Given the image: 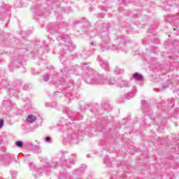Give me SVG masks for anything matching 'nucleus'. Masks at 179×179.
<instances>
[{
	"mask_svg": "<svg viewBox=\"0 0 179 179\" xmlns=\"http://www.w3.org/2000/svg\"><path fill=\"white\" fill-rule=\"evenodd\" d=\"M15 145L17 148H23V143L22 141H15Z\"/></svg>",
	"mask_w": 179,
	"mask_h": 179,
	"instance_id": "nucleus-16",
	"label": "nucleus"
},
{
	"mask_svg": "<svg viewBox=\"0 0 179 179\" xmlns=\"http://www.w3.org/2000/svg\"><path fill=\"white\" fill-rule=\"evenodd\" d=\"M176 127H178V124H176Z\"/></svg>",
	"mask_w": 179,
	"mask_h": 179,
	"instance_id": "nucleus-38",
	"label": "nucleus"
},
{
	"mask_svg": "<svg viewBox=\"0 0 179 179\" xmlns=\"http://www.w3.org/2000/svg\"><path fill=\"white\" fill-rule=\"evenodd\" d=\"M4 141H3V137L0 136V145H3Z\"/></svg>",
	"mask_w": 179,
	"mask_h": 179,
	"instance_id": "nucleus-28",
	"label": "nucleus"
},
{
	"mask_svg": "<svg viewBox=\"0 0 179 179\" xmlns=\"http://www.w3.org/2000/svg\"><path fill=\"white\" fill-rule=\"evenodd\" d=\"M43 163L45 162V159H43Z\"/></svg>",
	"mask_w": 179,
	"mask_h": 179,
	"instance_id": "nucleus-35",
	"label": "nucleus"
},
{
	"mask_svg": "<svg viewBox=\"0 0 179 179\" xmlns=\"http://www.w3.org/2000/svg\"><path fill=\"white\" fill-rule=\"evenodd\" d=\"M98 124H101V125H104V124H107V119L106 118H101V120L99 119L97 120Z\"/></svg>",
	"mask_w": 179,
	"mask_h": 179,
	"instance_id": "nucleus-15",
	"label": "nucleus"
},
{
	"mask_svg": "<svg viewBox=\"0 0 179 179\" xmlns=\"http://www.w3.org/2000/svg\"><path fill=\"white\" fill-rule=\"evenodd\" d=\"M78 171H85V168L81 167V168L78 169Z\"/></svg>",
	"mask_w": 179,
	"mask_h": 179,
	"instance_id": "nucleus-30",
	"label": "nucleus"
},
{
	"mask_svg": "<svg viewBox=\"0 0 179 179\" xmlns=\"http://www.w3.org/2000/svg\"><path fill=\"white\" fill-rule=\"evenodd\" d=\"M173 30H176V28H174Z\"/></svg>",
	"mask_w": 179,
	"mask_h": 179,
	"instance_id": "nucleus-41",
	"label": "nucleus"
},
{
	"mask_svg": "<svg viewBox=\"0 0 179 179\" xmlns=\"http://www.w3.org/2000/svg\"><path fill=\"white\" fill-rule=\"evenodd\" d=\"M36 120H37V117H36L35 115H29L27 116V121L29 122V124H31Z\"/></svg>",
	"mask_w": 179,
	"mask_h": 179,
	"instance_id": "nucleus-11",
	"label": "nucleus"
},
{
	"mask_svg": "<svg viewBox=\"0 0 179 179\" xmlns=\"http://www.w3.org/2000/svg\"><path fill=\"white\" fill-rule=\"evenodd\" d=\"M76 174H79L78 173H76Z\"/></svg>",
	"mask_w": 179,
	"mask_h": 179,
	"instance_id": "nucleus-40",
	"label": "nucleus"
},
{
	"mask_svg": "<svg viewBox=\"0 0 179 179\" xmlns=\"http://www.w3.org/2000/svg\"><path fill=\"white\" fill-rule=\"evenodd\" d=\"M48 3H50V1H48Z\"/></svg>",
	"mask_w": 179,
	"mask_h": 179,
	"instance_id": "nucleus-39",
	"label": "nucleus"
},
{
	"mask_svg": "<svg viewBox=\"0 0 179 179\" xmlns=\"http://www.w3.org/2000/svg\"><path fill=\"white\" fill-rule=\"evenodd\" d=\"M133 79H134V80L141 82L143 80V76H142V74H139L138 73H135L133 74Z\"/></svg>",
	"mask_w": 179,
	"mask_h": 179,
	"instance_id": "nucleus-10",
	"label": "nucleus"
},
{
	"mask_svg": "<svg viewBox=\"0 0 179 179\" xmlns=\"http://www.w3.org/2000/svg\"><path fill=\"white\" fill-rule=\"evenodd\" d=\"M83 69L87 71L88 76L85 78V82L88 85H106L107 83L109 85H115L117 83V80L114 79L108 80L102 75H99L96 71L93 70L87 64H85L83 67Z\"/></svg>",
	"mask_w": 179,
	"mask_h": 179,
	"instance_id": "nucleus-1",
	"label": "nucleus"
},
{
	"mask_svg": "<svg viewBox=\"0 0 179 179\" xmlns=\"http://www.w3.org/2000/svg\"><path fill=\"white\" fill-rule=\"evenodd\" d=\"M65 113L68 115L69 118L71 120V121H75L76 120H83V116L78 113H74L69 108H66Z\"/></svg>",
	"mask_w": 179,
	"mask_h": 179,
	"instance_id": "nucleus-4",
	"label": "nucleus"
},
{
	"mask_svg": "<svg viewBox=\"0 0 179 179\" xmlns=\"http://www.w3.org/2000/svg\"><path fill=\"white\" fill-rule=\"evenodd\" d=\"M20 86H22V81H20V80L15 81L14 89H15V90H17V89H19V87H20Z\"/></svg>",
	"mask_w": 179,
	"mask_h": 179,
	"instance_id": "nucleus-13",
	"label": "nucleus"
},
{
	"mask_svg": "<svg viewBox=\"0 0 179 179\" xmlns=\"http://www.w3.org/2000/svg\"><path fill=\"white\" fill-rule=\"evenodd\" d=\"M10 173L11 174H16V172L15 171H10Z\"/></svg>",
	"mask_w": 179,
	"mask_h": 179,
	"instance_id": "nucleus-33",
	"label": "nucleus"
},
{
	"mask_svg": "<svg viewBox=\"0 0 179 179\" xmlns=\"http://www.w3.org/2000/svg\"><path fill=\"white\" fill-rule=\"evenodd\" d=\"M48 106L55 108V107H57V103L52 102V103H46V107H48Z\"/></svg>",
	"mask_w": 179,
	"mask_h": 179,
	"instance_id": "nucleus-18",
	"label": "nucleus"
},
{
	"mask_svg": "<svg viewBox=\"0 0 179 179\" xmlns=\"http://www.w3.org/2000/svg\"><path fill=\"white\" fill-rule=\"evenodd\" d=\"M120 87H127L129 92L124 94V97L127 100H129V99H132L136 93V88L134 87V85H129V83L126 80H122L120 84Z\"/></svg>",
	"mask_w": 179,
	"mask_h": 179,
	"instance_id": "nucleus-2",
	"label": "nucleus"
},
{
	"mask_svg": "<svg viewBox=\"0 0 179 179\" xmlns=\"http://www.w3.org/2000/svg\"><path fill=\"white\" fill-rule=\"evenodd\" d=\"M91 45H94V43H91Z\"/></svg>",
	"mask_w": 179,
	"mask_h": 179,
	"instance_id": "nucleus-34",
	"label": "nucleus"
},
{
	"mask_svg": "<svg viewBox=\"0 0 179 179\" xmlns=\"http://www.w3.org/2000/svg\"><path fill=\"white\" fill-rule=\"evenodd\" d=\"M43 80L44 82H48L50 80V76L48 74L43 75Z\"/></svg>",
	"mask_w": 179,
	"mask_h": 179,
	"instance_id": "nucleus-19",
	"label": "nucleus"
},
{
	"mask_svg": "<svg viewBox=\"0 0 179 179\" xmlns=\"http://www.w3.org/2000/svg\"><path fill=\"white\" fill-rule=\"evenodd\" d=\"M60 61H61V62H64V61H62V59H60Z\"/></svg>",
	"mask_w": 179,
	"mask_h": 179,
	"instance_id": "nucleus-36",
	"label": "nucleus"
},
{
	"mask_svg": "<svg viewBox=\"0 0 179 179\" xmlns=\"http://www.w3.org/2000/svg\"><path fill=\"white\" fill-rule=\"evenodd\" d=\"M2 152H5V147H2L0 151L1 163L4 166H9L12 163V160L15 159V155L13 154H6L5 155H2Z\"/></svg>",
	"mask_w": 179,
	"mask_h": 179,
	"instance_id": "nucleus-3",
	"label": "nucleus"
},
{
	"mask_svg": "<svg viewBox=\"0 0 179 179\" xmlns=\"http://www.w3.org/2000/svg\"><path fill=\"white\" fill-rule=\"evenodd\" d=\"M105 163H106V164H108V157H106V158L105 159Z\"/></svg>",
	"mask_w": 179,
	"mask_h": 179,
	"instance_id": "nucleus-31",
	"label": "nucleus"
},
{
	"mask_svg": "<svg viewBox=\"0 0 179 179\" xmlns=\"http://www.w3.org/2000/svg\"><path fill=\"white\" fill-rule=\"evenodd\" d=\"M87 107H89V106H85V105H81L80 107V110L81 111H83L85 110V108H87Z\"/></svg>",
	"mask_w": 179,
	"mask_h": 179,
	"instance_id": "nucleus-21",
	"label": "nucleus"
},
{
	"mask_svg": "<svg viewBox=\"0 0 179 179\" xmlns=\"http://www.w3.org/2000/svg\"><path fill=\"white\" fill-rule=\"evenodd\" d=\"M102 27H103V30H104V29H106V30L107 31V30H108V27H110V26H108V24H103Z\"/></svg>",
	"mask_w": 179,
	"mask_h": 179,
	"instance_id": "nucleus-22",
	"label": "nucleus"
},
{
	"mask_svg": "<svg viewBox=\"0 0 179 179\" xmlns=\"http://www.w3.org/2000/svg\"><path fill=\"white\" fill-rule=\"evenodd\" d=\"M32 12H34L35 15H37V13H38V7L37 8H34Z\"/></svg>",
	"mask_w": 179,
	"mask_h": 179,
	"instance_id": "nucleus-26",
	"label": "nucleus"
},
{
	"mask_svg": "<svg viewBox=\"0 0 179 179\" xmlns=\"http://www.w3.org/2000/svg\"><path fill=\"white\" fill-rule=\"evenodd\" d=\"M59 179H66V178L65 176H59Z\"/></svg>",
	"mask_w": 179,
	"mask_h": 179,
	"instance_id": "nucleus-32",
	"label": "nucleus"
},
{
	"mask_svg": "<svg viewBox=\"0 0 179 179\" xmlns=\"http://www.w3.org/2000/svg\"><path fill=\"white\" fill-rule=\"evenodd\" d=\"M76 161V157L71 155L68 161L66 160L65 158L62 157L60 159V162L62 163V169H65V167H71V164H73Z\"/></svg>",
	"mask_w": 179,
	"mask_h": 179,
	"instance_id": "nucleus-7",
	"label": "nucleus"
},
{
	"mask_svg": "<svg viewBox=\"0 0 179 179\" xmlns=\"http://www.w3.org/2000/svg\"><path fill=\"white\" fill-rule=\"evenodd\" d=\"M45 142L47 143H51V142H52V138L50 136H46L45 138Z\"/></svg>",
	"mask_w": 179,
	"mask_h": 179,
	"instance_id": "nucleus-17",
	"label": "nucleus"
},
{
	"mask_svg": "<svg viewBox=\"0 0 179 179\" xmlns=\"http://www.w3.org/2000/svg\"><path fill=\"white\" fill-rule=\"evenodd\" d=\"M63 73H65V72H69V69L68 67H65L63 71Z\"/></svg>",
	"mask_w": 179,
	"mask_h": 179,
	"instance_id": "nucleus-27",
	"label": "nucleus"
},
{
	"mask_svg": "<svg viewBox=\"0 0 179 179\" xmlns=\"http://www.w3.org/2000/svg\"><path fill=\"white\" fill-rule=\"evenodd\" d=\"M29 167H30L31 170H34V169H36V166H34V164H33V163L29 164Z\"/></svg>",
	"mask_w": 179,
	"mask_h": 179,
	"instance_id": "nucleus-24",
	"label": "nucleus"
},
{
	"mask_svg": "<svg viewBox=\"0 0 179 179\" xmlns=\"http://www.w3.org/2000/svg\"><path fill=\"white\" fill-rule=\"evenodd\" d=\"M3 122H4L3 119H1L0 120V129L2 128V127H3Z\"/></svg>",
	"mask_w": 179,
	"mask_h": 179,
	"instance_id": "nucleus-25",
	"label": "nucleus"
},
{
	"mask_svg": "<svg viewBox=\"0 0 179 179\" xmlns=\"http://www.w3.org/2000/svg\"><path fill=\"white\" fill-rule=\"evenodd\" d=\"M57 164L58 163L57 162L54 161H48L45 162V164L43 165V167L45 169V170H51V169H54L57 166Z\"/></svg>",
	"mask_w": 179,
	"mask_h": 179,
	"instance_id": "nucleus-8",
	"label": "nucleus"
},
{
	"mask_svg": "<svg viewBox=\"0 0 179 179\" xmlns=\"http://www.w3.org/2000/svg\"><path fill=\"white\" fill-rule=\"evenodd\" d=\"M64 96H65L66 97H67V99H69V100H71V93H70V92H69V93H65V94H64Z\"/></svg>",
	"mask_w": 179,
	"mask_h": 179,
	"instance_id": "nucleus-23",
	"label": "nucleus"
},
{
	"mask_svg": "<svg viewBox=\"0 0 179 179\" xmlns=\"http://www.w3.org/2000/svg\"><path fill=\"white\" fill-rule=\"evenodd\" d=\"M65 143H72L73 145H76L79 143V138L78 135L75 133H73L71 135H69L67 138L64 139Z\"/></svg>",
	"mask_w": 179,
	"mask_h": 179,
	"instance_id": "nucleus-6",
	"label": "nucleus"
},
{
	"mask_svg": "<svg viewBox=\"0 0 179 179\" xmlns=\"http://www.w3.org/2000/svg\"><path fill=\"white\" fill-rule=\"evenodd\" d=\"M115 73H116V75H121V73H124V70L116 67L115 69Z\"/></svg>",
	"mask_w": 179,
	"mask_h": 179,
	"instance_id": "nucleus-14",
	"label": "nucleus"
},
{
	"mask_svg": "<svg viewBox=\"0 0 179 179\" xmlns=\"http://www.w3.org/2000/svg\"><path fill=\"white\" fill-rule=\"evenodd\" d=\"M4 89H8V92H10L12 90V88H10V86L9 83H6L5 86L3 87Z\"/></svg>",
	"mask_w": 179,
	"mask_h": 179,
	"instance_id": "nucleus-20",
	"label": "nucleus"
},
{
	"mask_svg": "<svg viewBox=\"0 0 179 179\" xmlns=\"http://www.w3.org/2000/svg\"><path fill=\"white\" fill-rule=\"evenodd\" d=\"M101 37L103 41H107V40H110V36H108V34L107 33H103L101 34Z\"/></svg>",
	"mask_w": 179,
	"mask_h": 179,
	"instance_id": "nucleus-12",
	"label": "nucleus"
},
{
	"mask_svg": "<svg viewBox=\"0 0 179 179\" xmlns=\"http://www.w3.org/2000/svg\"><path fill=\"white\" fill-rule=\"evenodd\" d=\"M111 50H118V47H117V45H113L111 47Z\"/></svg>",
	"mask_w": 179,
	"mask_h": 179,
	"instance_id": "nucleus-29",
	"label": "nucleus"
},
{
	"mask_svg": "<svg viewBox=\"0 0 179 179\" xmlns=\"http://www.w3.org/2000/svg\"><path fill=\"white\" fill-rule=\"evenodd\" d=\"M99 65L103 68V69H105V71H108V62L106 60L101 59L99 60Z\"/></svg>",
	"mask_w": 179,
	"mask_h": 179,
	"instance_id": "nucleus-9",
	"label": "nucleus"
},
{
	"mask_svg": "<svg viewBox=\"0 0 179 179\" xmlns=\"http://www.w3.org/2000/svg\"><path fill=\"white\" fill-rule=\"evenodd\" d=\"M34 73V75H36V73Z\"/></svg>",
	"mask_w": 179,
	"mask_h": 179,
	"instance_id": "nucleus-37",
	"label": "nucleus"
},
{
	"mask_svg": "<svg viewBox=\"0 0 179 179\" xmlns=\"http://www.w3.org/2000/svg\"><path fill=\"white\" fill-rule=\"evenodd\" d=\"M62 41H64V45L65 47H67L69 51H72L73 50H75V45L72 43V41H71V39L69 38V36L68 35H63L62 36Z\"/></svg>",
	"mask_w": 179,
	"mask_h": 179,
	"instance_id": "nucleus-5",
	"label": "nucleus"
}]
</instances>
